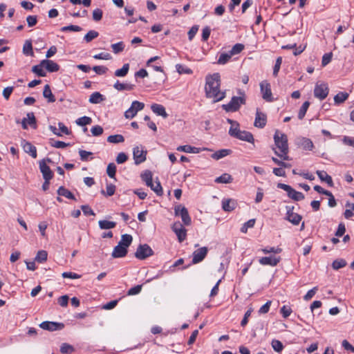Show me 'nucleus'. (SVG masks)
<instances>
[{
    "mask_svg": "<svg viewBox=\"0 0 354 354\" xmlns=\"http://www.w3.org/2000/svg\"><path fill=\"white\" fill-rule=\"evenodd\" d=\"M129 64H124L122 68L118 69L115 71V75L117 77H124L129 72Z\"/></svg>",
    "mask_w": 354,
    "mask_h": 354,
    "instance_id": "ea45409f",
    "label": "nucleus"
},
{
    "mask_svg": "<svg viewBox=\"0 0 354 354\" xmlns=\"http://www.w3.org/2000/svg\"><path fill=\"white\" fill-rule=\"evenodd\" d=\"M23 53L26 55H33L32 45L31 41L27 40L25 41L23 46Z\"/></svg>",
    "mask_w": 354,
    "mask_h": 354,
    "instance_id": "4c0bfd02",
    "label": "nucleus"
},
{
    "mask_svg": "<svg viewBox=\"0 0 354 354\" xmlns=\"http://www.w3.org/2000/svg\"><path fill=\"white\" fill-rule=\"evenodd\" d=\"M142 290V285H137L131 288L127 292L128 295H135L140 292Z\"/></svg>",
    "mask_w": 354,
    "mask_h": 354,
    "instance_id": "69168bd1",
    "label": "nucleus"
},
{
    "mask_svg": "<svg viewBox=\"0 0 354 354\" xmlns=\"http://www.w3.org/2000/svg\"><path fill=\"white\" fill-rule=\"evenodd\" d=\"M297 145L299 147L303 149L304 150L308 151H311L314 147L311 140L306 138H299L297 140Z\"/></svg>",
    "mask_w": 354,
    "mask_h": 354,
    "instance_id": "f3484780",
    "label": "nucleus"
},
{
    "mask_svg": "<svg viewBox=\"0 0 354 354\" xmlns=\"http://www.w3.org/2000/svg\"><path fill=\"white\" fill-rule=\"evenodd\" d=\"M174 232L176 234L178 240L180 243L185 240L187 236V230L184 227L183 229H178L175 230Z\"/></svg>",
    "mask_w": 354,
    "mask_h": 354,
    "instance_id": "79ce46f5",
    "label": "nucleus"
},
{
    "mask_svg": "<svg viewBox=\"0 0 354 354\" xmlns=\"http://www.w3.org/2000/svg\"><path fill=\"white\" fill-rule=\"evenodd\" d=\"M75 351L73 346L67 343L62 344L60 346V352L63 354L71 353Z\"/></svg>",
    "mask_w": 354,
    "mask_h": 354,
    "instance_id": "c03bdc74",
    "label": "nucleus"
},
{
    "mask_svg": "<svg viewBox=\"0 0 354 354\" xmlns=\"http://www.w3.org/2000/svg\"><path fill=\"white\" fill-rule=\"evenodd\" d=\"M274 140L276 147L280 152H286L288 151V138L285 133H280L278 130L274 135Z\"/></svg>",
    "mask_w": 354,
    "mask_h": 354,
    "instance_id": "7ed1b4c3",
    "label": "nucleus"
},
{
    "mask_svg": "<svg viewBox=\"0 0 354 354\" xmlns=\"http://www.w3.org/2000/svg\"><path fill=\"white\" fill-rule=\"evenodd\" d=\"M346 265V262L344 259H337L335 260L333 262L332 267L334 270H338L339 268L345 267Z\"/></svg>",
    "mask_w": 354,
    "mask_h": 354,
    "instance_id": "5fc2aeb1",
    "label": "nucleus"
},
{
    "mask_svg": "<svg viewBox=\"0 0 354 354\" xmlns=\"http://www.w3.org/2000/svg\"><path fill=\"white\" fill-rule=\"evenodd\" d=\"M127 252V248L118 243L113 248L111 255L113 258H122L125 257Z\"/></svg>",
    "mask_w": 354,
    "mask_h": 354,
    "instance_id": "aec40b11",
    "label": "nucleus"
},
{
    "mask_svg": "<svg viewBox=\"0 0 354 354\" xmlns=\"http://www.w3.org/2000/svg\"><path fill=\"white\" fill-rule=\"evenodd\" d=\"M57 194L59 196H64L68 199L76 200L73 194L62 186L57 189Z\"/></svg>",
    "mask_w": 354,
    "mask_h": 354,
    "instance_id": "cd10ccee",
    "label": "nucleus"
},
{
    "mask_svg": "<svg viewBox=\"0 0 354 354\" xmlns=\"http://www.w3.org/2000/svg\"><path fill=\"white\" fill-rule=\"evenodd\" d=\"M244 48V46L241 44H235L231 50L230 51V54L233 56L234 55L240 53Z\"/></svg>",
    "mask_w": 354,
    "mask_h": 354,
    "instance_id": "4d7b16f0",
    "label": "nucleus"
},
{
    "mask_svg": "<svg viewBox=\"0 0 354 354\" xmlns=\"http://www.w3.org/2000/svg\"><path fill=\"white\" fill-rule=\"evenodd\" d=\"M21 146L26 153L30 154L33 158H37V149L30 142L23 140Z\"/></svg>",
    "mask_w": 354,
    "mask_h": 354,
    "instance_id": "6ab92c4d",
    "label": "nucleus"
},
{
    "mask_svg": "<svg viewBox=\"0 0 354 354\" xmlns=\"http://www.w3.org/2000/svg\"><path fill=\"white\" fill-rule=\"evenodd\" d=\"M177 150L180 151H184L186 153H197L200 152V149L190 145H183L177 147Z\"/></svg>",
    "mask_w": 354,
    "mask_h": 354,
    "instance_id": "7c9ffc66",
    "label": "nucleus"
},
{
    "mask_svg": "<svg viewBox=\"0 0 354 354\" xmlns=\"http://www.w3.org/2000/svg\"><path fill=\"white\" fill-rule=\"evenodd\" d=\"M99 35L98 32L95 30H89L85 35H84V40L88 43L91 42L93 39L97 37Z\"/></svg>",
    "mask_w": 354,
    "mask_h": 354,
    "instance_id": "de8ad7c7",
    "label": "nucleus"
},
{
    "mask_svg": "<svg viewBox=\"0 0 354 354\" xmlns=\"http://www.w3.org/2000/svg\"><path fill=\"white\" fill-rule=\"evenodd\" d=\"M205 82V91L207 98H212L214 102H217L225 97V93L220 91L221 77L219 73L207 75Z\"/></svg>",
    "mask_w": 354,
    "mask_h": 354,
    "instance_id": "f257e3e1",
    "label": "nucleus"
},
{
    "mask_svg": "<svg viewBox=\"0 0 354 354\" xmlns=\"http://www.w3.org/2000/svg\"><path fill=\"white\" fill-rule=\"evenodd\" d=\"M232 177L229 174L225 173L215 179L217 183H230L232 182Z\"/></svg>",
    "mask_w": 354,
    "mask_h": 354,
    "instance_id": "473e14b6",
    "label": "nucleus"
},
{
    "mask_svg": "<svg viewBox=\"0 0 354 354\" xmlns=\"http://www.w3.org/2000/svg\"><path fill=\"white\" fill-rule=\"evenodd\" d=\"M267 115L262 113L259 109H257L254 126L257 128L262 129L266 125Z\"/></svg>",
    "mask_w": 354,
    "mask_h": 354,
    "instance_id": "ddd939ff",
    "label": "nucleus"
},
{
    "mask_svg": "<svg viewBox=\"0 0 354 354\" xmlns=\"http://www.w3.org/2000/svg\"><path fill=\"white\" fill-rule=\"evenodd\" d=\"M280 260V257H261L259 260V262L263 266H276L279 263Z\"/></svg>",
    "mask_w": 354,
    "mask_h": 354,
    "instance_id": "a211bd4d",
    "label": "nucleus"
},
{
    "mask_svg": "<svg viewBox=\"0 0 354 354\" xmlns=\"http://www.w3.org/2000/svg\"><path fill=\"white\" fill-rule=\"evenodd\" d=\"M91 132L93 136H99L103 133V128L100 125H95L91 128Z\"/></svg>",
    "mask_w": 354,
    "mask_h": 354,
    "instance_id": "052dcab7",
    "label": "nucleus"
},
{
    "mask_svg": "<svg viewBox=\"0 0 354 354\" xmlns=\"http://www.w3.org/2000/svg\"><path fill=\"white\" fill-rule=\"evenodd\" d=\"M261 251L264 254H269V253H274V254H279L282 251V249L280 248H274V247H269L263 248Z\"/></svg>",
    "mask_w": 354,
    "mask_h": 354,
    "instance_id": "13d9d810",
    "label": "nucleus"
},
{
    "mask_svg": "<svg viewBox=\"0 0 354 354\" xmlns=\"http://www.w3.org/2000/svg\"><path fill=\"white\" fill-rule=\"evenodd\" d=\"M232 137L250 143H253L254 141L253 135L250 132L240 129Z\"/></svg>",
    "mask_w": 354,
    "mask_h": 354,
    "instance_id": "2eb2a0df",
    "label": "nucleus"
},
{
    "mask_svg": "<svg viewBox=\"0 0 354 354\" xmlns=\"http://www.w3.org/2000/svg\"><path fill=\"white\" fill-rule=\"evenodd\" d=\"M41 64L44 65V68L50 73L57 72L59 69V66L50 59H44L41 61Z\"/></svg>",
    "mask_w": 354,
    "mask_h": 354,
    "instance_id": "412c9836",
    "label": "nucleus"
},
{
    "mask_svg": "<svg viewBox=\"0 0 354 354\" xmlns=\"http://www.w3.org/2000/svg\"><path fill=\"white\" fill-rule=\"evenodd\" d=\"M107 141L110 143H120L124 141V138L122 135L116 134V135H111L107 138Z\"/></svg>",
    "mask_w": 354,
    "mask_h": 354,
    "instance_id": "c9c22d12",
    "label": "nucleus"
},
{
    "mask_svg": "<svg viewBox=\"0 0 354 354\" xmlns=\"http://www.w3.org/2000/svg\"><path fill=\"white\" fill-rule=\"evenodd\" d=\"M103 12L100 8H96L93 11V19L95 21H99L102 18Z\"/></svg>",
    "mask_w": 354,
    "mask_h": 354,
    "instance_id": "680f3d73",
    "label": "nucleus"
},
{
    "mask_svg": "<svg viewBox=\"0 0 354 354\" xmlns=\"http://www.w3.org/2000/svg\"><path fill=\"white\" fill-rule=\"evenodd\" d=\"M92 122V119L88 116H83L76 120V124L79 126L84 127L90 124Z\"/></svg>",
    "mask_w": 354,
    "mask_h": 354,
    "instance_id": "49530a36",
    "label": "nucleus"
},
{
    "mask_svg": "<svg viewBox=\"0 0 354 354\" xmlns=\"http://www.w3.org/2000/svg\"><path fill=\"white\" fill-rule=\"evenodd\" d=\"M271 346H272V348L276 352H278V353L281 352L283 348V344L279 340H277V339H273L271 342Z\"/></svg>",
    "mask_w": 354,
    "mask_h": 354,
    "instance_id": "603ef678",
    "label": "nucleus"
},
{
    "mask_svg": "<svg viewBox=\"0 0 354 354\" xmlns=\"http://www.w3.org/2000/svg\"><path fill=\"white\" fill-rule=\"evenodd\" d=\"M99 227L102 230H109L114 228L116 226V223L113 221H109L106 220L99 221Z\"/></svg>",
    "mask_w": 354,
    "mask_h": 354,
    "instance_id": "c756f323",
    "label": "nucleus"
},
{
    "mask_svg": "<svg viewBox=\"0 0 354 354\" xmlns=\"http://www.w3.org/2000/svg\"><path fill=\"white\" fill-rule=\"evenodd\" d=\"M309 106L310 102L308 101H306L303 103L298 113V118L299 120H302L304 118Z\"/></svg>",
    "mask_w": 354,
    "mask_h": 354,
    "instance_id": "37998d69",
    "label": "nucleus"
},
{
    "mask_svg": "<svg viewBox=\"0 0 354 354\" xmlns=\"http://www.w3.org/2000/svg\"><path fill=\"white\" fill-rule=\"evenodd\" d=\"M81 209H82L84 214L86 216H89V215L95 216V214L94 213L93 209L87 205H82Z\"/></svg>",
    "mask_w": 354,
    "mask_h": 354,
    "instance_id": "338daca9",
    "label": "nucleus"
},
{
    "mask_svg": "<svg viewBox=\"0 0 354 354\" xmlns=\"http://www.w3.org/2000/svg\"><path fill=\"white\" fill-rule=\"evenodd\" d=\"M286 209V220L292 223L293 225H298L301 221L302 216L297 213L293 212L294 207L287 205Z\"/></svg>",
    "mask_w": 354,
    "mask_h": 354,
    "instance_id": "9b49d317",
    "label": "nucleus"
},
{
    "mask_svg": "<svg viewBox=\"0 0 354 354\" xmlns=\"http://www.w3.org/2000/svg\"><path fill=\"white\" fill-rule=\"evenodd\" d=\"M134 86L135 85L133 84L120 83L118 80L113 85L114 88L119 91L124 90L131 91Z\"/></svg>",
    "mask_w": 354,
    "mask_h": 354,
    "instance_id": "bb28decb",
    "label": "nucleus"
},
{
    "mask_svg": "<svg viewBox=\"0 0 354 354\" xmlns=\"http://www.w3.org/2000/svg\"><path fill=\"white\" fill-rule=\"evenodd\" d=\"M232 153L230 149H223L218 151H216L214 153L212 154L211 157L214 160H219L223 158Z\"/></svg>",
    "mask_w": 354,
    "mask_h": 354,
    "instance_id": "a878e982",
    "label": "nucleus"
},
{
    "mask_svg": "<svg viewBox=\"0 0 354 354\" xmlns=\"http://www.w3.org/2000/svg\"><path fill=\"white\" fill-rule=\"evenodd\" d=\"M238 93L240 96H233L229 103L223 105L224 110L226 111H236L240 109L242 104H245L246 100L245 92L241 90H239Z\"/></svg>",
    "mask_w": 354,
    "mask_h": 354,
    "instance_id": "f03ea898",
    "label": "nucleus"
},
{
    "mask_svg": "<svg viewBox=\"0 0 354 354\" xmlns=\"http://www.w3.org/2000/svg\"><path fill=\"white\" fill-rule=\"evenodd\" d=\"M277 187L286 191L288 197L295 201H299L304 198V195L301 192L296 191L288 185L279 183L277 184Z\"/></svg>",
    "mask_w": 354,
    "mask_h": 354,
    "instance_id": "20e7f679",
    "label": "nucleus"
},
{
    "mask_svg": "<svg viewBox=\"0 0 354 354\" xmlns=\"http://www.w3.org/2000/svg\"><path fill=\"white\" fill-rule=\"evenodd\" d=\"M116 172V166L114 163H109L106 168V173L110 178H114Z\"/></svg>",
    "mask_w": 354,
    "mask_h": 354,
    "instance_id": "864d4df0",
    "label": "nucleus"
},
{
    "mask_svg": "<svg viewBox=\"0 0 354 354\" xmlns=\"http://www.w3.org/2000/svg\"><path fill=\"white\" fill-rule=\"evenodd\" d=\"M153 254V251L149 245L140 244L136 250L135 257L140 260H143Z\"/></svg>",
    "mask_w": 354,
    "mask_h": 354,
    "instance_id": "423d86ee",
    "label": "nucleus"
},
{
    "mask_svg": "<svg viewBox=\"0 0 354 354\" xmlns=\"http://www.w3.org/2000/svg\"><path fill=\"white\" fill-rule=\"evenodd\" d=\"M93 70L98 75H103L106 73L108 68L104 66H95L93 67Z\"/></svg>",
    "mask_w": 354,
    "mask_h": 354,
    "instance_id": "774afa93",
    "label": "nucleus"
},
{
    "mask_svg": "<svg viewBox=\"0 0 354 354\" xmlns=\"http://www.w3.org/2000/svg\"><path fill=\"white\" fill-rule=\"evenodd\" d=\"M52 160L49 158L42 159L39 161V169L42 174L44 180H51L53 177V173L46 162H51Z\"/></svg>",
    "mask_w": 354,
    "mask_h": 354,
    "instance_id": "0eeeda50",
    "label": "nucleus"
},
{
    "mask_svg": "<svg viewBox=\"0 0 354 354\" xmlns=\"http://www.w3.org/2000/svg\"><path fill=\"white\" fill-rule=\"evenodd\" d=\"M61 30L62 32H66V31L80 32L82 30V28L80 26H76V25H70V26L62 27L61 28Z\"/></svg>",
    "mask_w": 354,
    "mask_h": 354,
    "instance_id": "bf43d9fd",
    "label": "nucleus"
},
{
    "mask_svg": "<svg viewBox=\"0 0 354 354\" xmlns=\"http://www.w3.org/2000/svg\"><path fill=\"white\" fill-rule=\"evenodd\" d=\"M39 327L44 330L49 331H55L64 328V325L62 323L45 321L39 324Z\"/></svg>",
    "mask_w": 354,
    "mask_h": 354,
    "instance_id": "f8f14e48",
    "label": "nucleus"
},
{
    "mask_svg": "<svg viewBox=\"0 0 354 354\" xmlns=\"http://www.w3.org/2000/svg\"><path fill=\"white\" fill-rule=\"evenodd\" d=\"M280 312L284 318H287L292 313V309L289 306H283L281 308Z\"/></svg>",
    "mask_w": 354,
    "mask_h": 354,
    "instance_id": "e2e57ef3",
    "label": "nucleus"
},
{
    "mask_svg": "<svg viewBox=\"0 0 354 354\" xmlns=\"http://www.w3.org/2000/svg\"><path fill=\"white\" fill-rule=\"evenodd\" d=\"M260 87L263 98L268 102L272 101V92L270 84L266 82H262L260 84Z\"/></svg>",
    "mask_w": 354,
    "mask_h": 354,
    "instance_id": "dca6fc26",
    "label": "nucleus"
},
{
    "mask_svg": "<svg viewBox=\"0 0 354 354\" xmlns=\"http://www.w3.org/2000/svg\"><path fill=\"white\" fill-rule=\"evenodd\" d=\"M150 188L158 196H162L163 194L162 188L159 181H156V184L152 183V185L149 186Z\"/></svg>",
    "mask_w": 354,
    "mask_h": 354,
    "instance_id": "09e8293b",
    "label": "nucleus"
},
{
    "mask_svg": "<svg viewBox=\"0 0 354 354\" xmlns=\"http://www.w3.org/2000/svg\"><path fill=\"white\" fill-rule=\"evenodd\" d=\"M133 238L131 235L125 234L122 235L121 240L118 243L123 245L126 248H128V247L131 244Z\"/></svg>",
    "mask_w": 354,
    "mask_h": 354,
    "instance_id": "2f4dec72",
    "label": "nucleus"
},
{
    "mask_svg": "<svg viewBox=\"0 0 354 354\" xmlns=\"http://www.w3.org/2000/svg\"><path fill=\"white\" fill-rule=\"evenodd\" d=\"M104 96L99 92L93 93L89 98V102L92 104H99L104 100Z\"/></svg>",
    "mask_w": 354,
    "mask_h": 354,
    "instance_id": "c85d7f7f",
    "label": "nucleus"
},
{
    "mask_svg": "<svg viewBox=\"0 0 354 354\" xmlns=\"http://www.w3.org/2000/svg\"><path fill=\"white\" fill-rule=\"evenodd\" d=\"M208 250L206 247H202L193 252L192 263L194 264L201 262L207 254Z\"/></svg>",
    "mask_w": 354,
    "mask_h": 354,
    "instance_id": "4468645a",
    "label": "nucleus"
},
{
    "mask_svg": "<svg viewBox=\"0 0 354 354\" xmlns=\"http://www.w3.org/2000/svg\"><path fill=\"white\" fill-rule=\"evenodd\" d=\"M232 57L230 53H221L218 57L217 61V64H226Z\"/></svg>",
    "mask_w": 354,
    "mask_h": 354,
    "instance_id": "a19ab883",
    "label": "nucleus"
},
{
    "mask_svg": "<svg viewBox=\"0 0 354 354\" xmlns=\"http://www.w3.org/2000/svg\"><path fill=\"white\" fill-rule=\"evenodd\" d=\"M48 253L46 250L38 251L35 260L38 263H44L47 260Z\"/></svg>",
    "mask_w": 354,
    "mask_h": 354,
    "instance_id": "58836bf2",
    "label": "nucleus"
},
{
    "mask_svg": "<svg viewBox=\"0 0 354 354\" xmlns=\"http://www.w3.org/2000/svg\"><path fill=\"white\" fill-rule=\"evenodd\" d=\"M111 48L115 54L121 53L124 49V44L122 41L118 42L111 45Z\"/></svg>",
    "mask_w": 354,
    "mask_h": 354,
    "instance_id": "8fccbe9b",
    "label": "nucleus"
},
{
    "mask_svg": "<svg viewBox=\"0 0 354 354\" xmlns=\"http://www.w3.org/2000/svg\"><path fill=\"white\" fill-rule=\"evenodd\" d=\"M43 96L47 99L48 102H55L56 99L53 94L50 87L48 84H46L43 91Z\"/></svg>",
    "mask_w": 354,
    "mask_h": 354,
    "instance_id": "393cba45",
    "label": "nucleus"
},
{
    "mask_svg": "<svg viewBox=\"0 0 354 354\" xmlns=\"http://www.w3.org/2000/svg\"><path fill=\"white\" fill-rule=\"evenodd\" d=\"M237 203L233 199H226L222 201V208L225 212H231L236 207Z\"/></svg>",
    "mask_w": 354,
    "mask_h": 354,
    "instance_id": "5701e85b",
    "label": "nucleus"
},
{
    "mask_svg": "<svg viewBox=\"0 0 354 354\" xmlns=\"http://www.w3.org/2000/svg\"><path fill=\"white\" fill-rule=\"evenodd\" d=\"M328 87L326 84H317L314 89V95L320 100H324L328 95Z\"/></svg>",
    "mask_w": 354,
    "mask_h": 354,
    "instance_id": "1a4fd4ad",
    "label": "nucleus"
},
{
    "mask_svg": "<svg viewBox=\"0 0 354 354\" xmlns=\"http://www.w3.org/2000/svg\"><path fill=\"white\" fill-rule=\"evenodd\" d=\"M332 57H333L332 53H328L324 54V56L322 57V65L323 66H325L328 64H329L332 59Z\"/></svg>",
    "mask_w": 354,
    "mask_h": 354,
    "instance_id": "0e129e2a",
    "label": "nucleus"
},
{
    "mask_svg": "<svg viewBox=\"0 0 354 354\" xmlns=\"http://www.w3.org/2000/svg\"><path fill=\"white\" fill-rule=\"evenodd\" d=\"M141 178L143 181L146 183V185L149 187L152 185V173L150 171H145L142 175Z\"/></svg>",
    "mask_w": 354,
    "mask_h": 354,
    "instance_id": "e433bc0d",
    "label": "nucleus"
},
{
    "mask_svg": "<svg viewBox=\"0 0 354 354\" xmlns=\"http://www.w3.org/2000/svg\"><path fill=\"white\" fill-rule=\"evenodd\" d=\"M316 174L322 181L326 182L330 187L333 186V179L331 176L326 173V171L317 170Z\"/></svg>",
    "mask_w": 354,
    "mask_h": 354,
    "instance_id": "b1692460",
    "label": "nucleus"
},
{
    "mask_svg": "<svg viewBox=\"0 0 354 354\" xmlns=\"http://www.w3.org/2000/svg\"><path fill=\"white\" fill-rule=\"evenodd\" d=\"M255 224V219H250L247 222H245L241 228V232L243 233H246L248 228L253 227Z\"/></svg>",
    "mask_w": 354,
    "mask_h": 354,
    "instance_id": "3c124183",
    "label": "nucleus"
},
{
    "mask_svg": "<svg viewBox=\"0 0 354 354\" xmlns=\"http://www.w3.org/2000/svg\"><path fill=\"white\" fill-rule=\"evenodd\" d=\"M145 104L142 102H138L137 100L133 101L131 103V105L130 108H129L125 112H124V117L127 119H132L134 118L138 111H141L144 109Z\"/></svg>",
    "mask_w": 354,
    "mask_h": 354,
    "instance_id": "6e6552de",
    "label": "nucleus"
},
{
    "mask_svg": "<svg viewBox=\"0 0 354 354\" xmlns=\"http://www.w3.org/2000/svg\"><path fill=\"white\" fill-rule=\"evenodd\" d=\"M348 97V93L346 92H339L334 97L335 104H341L346 100Z\"/></svg>",
    "mask_w": 354,
    "mask_h": 354,
    "instance_id": "f704fd0d",
    "label": "nucleus"
},
{
    "mask_svg": "<svg viewBox=\"0 0 354 354\" xmlns=\"http://www.w3.org/2000/svg\"><path fill=\"white\" fill-rule=\"evenodd\" d=\"M152 111L157 115H160L164 118H167L168 114L167 113L165 107L159 104H153L151 106Z\"/></svg>",
    "mask_w": 354,
    "mask_h": 354,
    "instance_id": "4be33fe9",
    "label": "nucleus"
},
{
    "mask_svg": "<svg viewBox=\"0 0 354 354\" xmlns=\"http://www.w3.org/2000/svg\"><path fill=\"white\" fill-rule=\"evenodd\" d=\"M50 145L53 147H55V148H57V149H62V148H65L68 146L70 145L69 143H66L63 141H59V140H57V141H51L50 142Z\"/></svg>",
    "mask_w": 354,
    "mask_h": 354,
    "instance_id": "6e6d98bb",
    "label": "nucleus"
},
{
    "mask_svg": "<svg viewBox=\"0 0 354 354\" xmlns=\"http://www.w3.org/2000/svg\"><path fill=\"white\" fill-rule=\"evenodd\" d=\"M147 151L142 147L136 146L133 148V156L135 164L139 165L146 160Z\"/></svg>",
    "mask_w": 354,
    "mask_h": 354,
    "instance_id": "9d476101",
    "label": "nucleus"
},
{
    "mask_svg": "<svg viewBox=\"0 0 354 354\" xmlns=\"http://www.w3.org/2000/svg\"><path fill=\"white\" fill-rule=\"evenodd\" d=\"M175 216H180L183 223L185 225H189L192 223V219L188 213L187 209L182 205H178L174 208Z\"/></svg>",
    "mask_w": 354,
    "mask_h": 354,
    "instance_id": "39448f33",
    "label": "nucleus"
},
{
    "mask_svg": "<svg viewBox=\"0 0 354 354\" xmlns=\"http://www.w3.org/2000/svg\"><path fill=\"white\" fill-rule=\"evenodd\" d=\"M43 68H44V65L41 64V62L39 64L32 66V71L39 77H45L46 73L44 71Z\"/></svg>",
    "mask_w": 354,
    "mask_h": 354,
    "instance_id": "72a5a7b5",
    "label": "nucleus"
},
{
    "mask_svg": "<svg viewBox=\"0 0 354 354\" xmlns=\"http://www.w3.org/2000/svg\"><path fill=\"white\" fill-rule=\"evenodd\" d=\"M176 68L179 74H192V70L186 67L184 65L178 64L176 65Z\"/></svg>",
    "mask_w": 354,
    "mask_h": 354,
    "instance_id": "a18cd8bd",
    "label": "nucleus"
}]
</instances>
